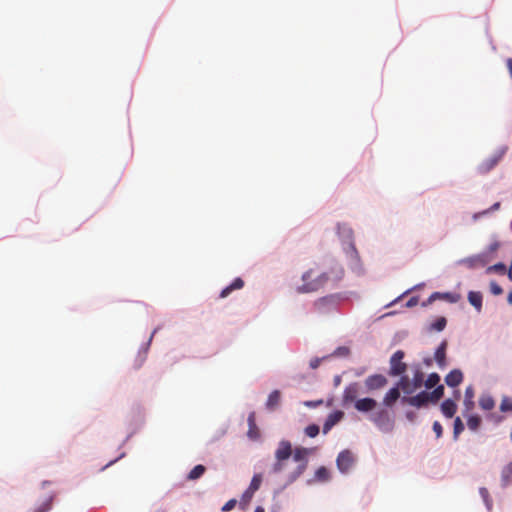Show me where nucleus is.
Returning a JSON list of instances; mask_svg holds the SVG:
<instances>
[{
  "mask_svg": "<svg viewBox=\"0 0 512 512\" xmlns=\"http://www.w3.org/2000/svg\"><path fill=\"white\" fill-rule=\"evenodd\" d=\"M314 448L296 447L292 449V444L288 440H281L275 450V463L271 472L278 474L287 467V462L291 456L298 463L297 467L288 474L287 482L292 483L298 479L307 469L308 457L314 452Z\"/></svg>",
  "mask_w": 512,
  "mask_h": 512,
  "instance_id": "1",
  "label": "nucleus"
},
{
  "mask_svg": "<svg viewBox=\"0 0 512 512\" xmlns=\"http://www.w3.org/2000/svg\"><path fill=\"white\" fill-rule=\"evenodd\" d=\"M423 381L424 373L420 369H417L412 380H410L408 376H401L398 381V386L405 394L411 395L423 385Z\"/></svg>",
  "mask_w": 512,
  "mask_h": 512,
  "instance_id": "2",
  "label": "nucleus"
},
{
  "mask_svg": "<svg viewBox=\"0 0 512 512\" xmlns=\"http://www.w3.org/2000/svg\"><path fill=\"white\" fill-rule=\"evenodd\" d=\"M314 272L309 270L302 276L304 284L298 289L299 292L308 293L318 290L328 279L326 274H321L317 279L309 281L312 278Z\"/></svg>",
  "mask_w": 512,
  "mask_h": 512,
  "instance_id": "3",
  "label": "nucleus"
},
{
  "mask_svg": "<svg viewBox=\"0 0 512 512\" xmlns=\"http://www.w3.org/2000/svg\"><path fill=\"white\" fill-rule=\"evenodd\" d=\"M405 356L404 351L397 350L390 358V376H400L406 372L407 364L403 362V358Z\"/></svg>",
  "mask_w": 512,
  "mask_h": 512,
  "instance_id": "4",
  "label": "nucleus"
},
{
  "mask_svg": "<svg viewBox=\"0 0 512 512\" xmlns=\"http://www.w3.org/2000/svg\"><path fill=\"white\" fill-rule=\"evenodd\" d=\"M355 463V456L350 450L341 451L336 459V464L340 472L348 473Z\"/></svg>",
  "mask_w": 512,
  "mask_h": 512,
  "instance_id": "5",
  "label": "nucleus"
},
{
  "mask_svg": "<svg viewBox=\"0 0 512 512\" xmlns=\"http://www.w3.org/2000/svg\"><path fill=\"white\" fill-rule=\"evenodd\" d=\"M504 152H498L496 154H493L492 156L486 158L483 160L478 166L477 171L479 174H487L490 172L501 160Z\"/></svg>",
  "mask_w": 512,
  "mask_h": 512,
  "instance_id": "6",
  "label": "nucleus"
},
{
  "mask_svg": "<svg viewBox=\"0 0 512 512\" xmlns=\"http://www.w3.org/2000/svg\"><path fill=\"white\" fill-rule=\"evenodd\" d=\"M402 403L408 404L413 407L420 408L430 402L428 392L422 391L415 396L403 397Z\"/></svg>",
  "mask_w": 512,
  "mask_h": 512,
  "instance_id": "7",
  "label": "nucleus"
},
{
  "mask_svg": "<svg viewBox=\"0 0 512 512\" xmlns=\"http://www.w3.org/2000/svg\"><path fill=\"white\" fill-rule=\"evenodd\" d=\"M387 382V378L384 375L374 374L365 379V386L368 391H374L383 388Z\"/></svg>",
  "mask_w": 512,
  "mask_h": 512,
  "instance_id": "8",
  "label": "nucleus"
},
{
  "mask_svg": "<svg viewBox=\"0 0 512 512\" xmlns=\"http://www.w3.org/2000/svg\"><path fill=\"white\" fill-rule=\"evenodd\" d=\"M359 388L358 383L349 384L343 392L342 401L344 405H348L349 403H354L357 401Z\"/></svg>",
  "mask_w": 512,
  "mask_h": 512,
  "instance_id": "9",
  "label": "nucleus"
},
{
  "mask_svg": "<svg viewBox=\"0 0 512 512\" xmlns=\"http://www.w3.org/2000/svg\"><path fill=\"white\" fill-rule=\"evenodd\" d=\"M376 406H377L376 400H374L373 398H369V397L358 399L357 401H355V404H354V407L357 411L364 412V413L374 410Z\"/></svg>",
  "mask_w": 512,
  "mask_h": 512,
  "instance_id": "10",
  "label": "nucleus"
},
{
  "mask_svg": "<svg viewBox=\"0 0 512 512\" xmlns=\"http://www.w3.org/2000/svg\"><path fill=\"white\" fill-rule=\"evenodd\" d=\"M344 417V413L342 411H334L329 414L323 425V433L327 434L334 425H336L342 418Z\"/></svg>",
  "mask_w": 512,
  "mask_h": 512,
  "instance_id": "11",
  "label": "nucleus"
},
{
  "mask_svg": "<svg viewBox=\"0 0 512 512\" xmlns=\"http://www.w3.org/2000/svg\"><path fill=\"white\" fill-rule=\"evenodd\" d=\"M463 381V373L459 369L450 371L445 377V383L449 387H457Z\"/></svg>",
  "mask_w": 512,
  "mask_h": 512,
  "instance_id": "12",
  "label": "nucleus"
},
{
  "mask_svg": "<svg viewBox=\"0 0 512 512\" xmlns=\"http://www.w3.org/2000/svg\"><path fill=\"white\" fill-rule=\"evenodd\" d=\"M446 349H447V341L444 340L440 343L438 348L435 351V360L440 368L446 367Z\"/></svg>",
  "mask_w": 512,
  "mask_h": 512,
  "instance_id": "13",
  "label": "nucleus"
},
{
  "mask_svg": "<svg viewBox=\"0 0 512 512\" xmlns=\"http://www.w3.org/2000/svg\"><path fill=\"white\" fill-rule=\"evenodd\" d=\"M401 388L398 384L391 388L383 398V404L387 407H392L394 403L400 398V390Z\"/></svg>",
  "mask_w": 512,
  "mask_h": 512,
  "instance_id": "14",
  "label": "nucleus"
},
{
  "mask_svg": "<svg viewBox=\"0 0 512 512\" xmlns=\"http://www.w3.org/2000/svg\"><path fill=\"white\" fill-rule=\"evenodd\" d=\"M459 264L460 265H463L467 268H470V269H473V268H476V267H479V266H483L485 264L483 258L479 255H475V256H471V257H467V258H464V259H461L459 261Z\"/></svg>",
  "mask_w": 512,
  "mask_h": 512,
  "instance_id": "15",
  "label": "nucleus"
},
{
  "mask_svg": "<svg viewBox=\"0 0 512 512\" xmlns=\"http://www.w3.org/2000/svg\"><path fill=\"white\" fill-rule=\"evenodd\" d=\"M435 299H443V300H446L450 303H457L460 299H461V296L460 294L458 293H439V292H435L433 293L430 298H429V301H433Z\"/></svg>",
  "mask_w": 512,
  "mask_h": 512,
  "instance_id": "16",
  "label": "nucleus"
},
{
  "mask_svg": "<svg viewBox=\"0 0 512 512\" xmlns=\"http://www.w3.org/2000/svg\"><path fill=\"white\" fill-rule=\"evenodd\" d=\"M248 432L247 435L250 439L256 440L259 438L260 433L255 421V412H251L248 416Z\"/></svg>",
  "mask_w": 512,
  "mask_h": 512,
  "instance_id": "17",
  "label": "nucleus"
},
{
  "mask_svg": "<svg viewBox=\"0 0 512 512\" xmlns=\"http://www.w3.org/2000/svg\"><path fill=\"white\" fill-rule=\"evenodd\" d=\"M441 411L445 417L452 418L457 411V405L451 399H446L441 404Z\"/></svg>",
  "mask_w": 512,
  "mask_h": 512,
  "instance_id": "18",
  "label": "nucleus"
},
{
  "mask_svg": "<svg viewBox=\"0 0 512 512\" xmlns=\"http://www.w3.org/2000/svg\"><path fill=\"white\" fill-rule=\"evenodd\" d=\"M243 286H244V281L239 277L235 278L230 285H228L221 291L219 297L226 298L232 291L241 289V288H243Z\"/></svg>",
  "mask_w": 512,
  "mask_h": 512,
  "instance_id": "19",
  "label": "nucleus"
},
{
  "mask_svg": "<svg viewBox=\"0 0 512 512\" xmlns=\"http://www.w3.org/2000/svg\"><path fill=\"white\" fill-rule=\"evenodd\" d=\"M280 400H281L280 391H278V390L272 391L270 393V395L268 396V399L266 402L267 409L275 410L279 406Z\"/></svg>",
  "mask_w": 512,
  "mask_h": 512,
  "instance_id": "20",
  "label": "nucleus"
},
{
  "mask_svg": "<svg viewBox=\"0 0 512 512\" xmlns=\"http://www.w3.org/2000/svg\"><path fill=\"white\" fill-rule=\"evenodd\" d=\"M468 301L478 312L482 310V294L480 292L470 291Z\"/></svg>",
  "mask_w": 512,
  "mask_h": 512,
  "instance_id": "21",
  "label": "nucleus"
},
{
  "mask_svg": "<svg viewBox=\"0 0 512 512\" xmlns=\"http://www.w3.org/2000/svg\"><path fill=\"white\" fill-rule=\"evenodd\" d=\"M512 483V462L508 463L503 467L501 471V484L503 487H507Z\"/></svg>",
  "mask_w": 512,
  "mask_h": 512,
  "instance_id": "22",
  "label": "nucleus"
},
{
  "mask_svg": "<svg viewBox=\"0 0 512 512\" xmlns=\"http://www.w3.org/2000/svg\"><path fill=\"white\" fill-rule=\"evenodd\" d=\"M479 406L483 410L490 411L495 407V401L490 395H481L479 398Z\"/></svg>",
  "mask_w": 512,
  "mask_h": 512,
  "instance_id": "23",
  "label": "nucleus"
},
{
  "mask_svg": "<svg viewBox=\"0 0 512 512\" xmlns=\"http://www.w3.org/2000/svg\"><path fill=\"white\" fill-rule=\"evenodd\" d=\"M474 389L469 386L465 390V399H464V405L466 407V410H471L474 407Z\"/></svg>",
  "mask_w": 512,
  "mask_h": 512,
  "instance_id": "24",
  "label": "nucleus"
},
{
  "mask_svg": "<svg viewBox=\"0 0 512 512\" xmlns=\"http://www.w3.org/2000/svg\"><path fill=\"white\" fill-rule=\"evenodd\" d=\"M444 395V386L438 385L432 392H428L430 402H438Z\"/></svg>",
  "mask_w": 512,
  "mask_h": 512,
  "instance_id": "25",
  "label": "nucleus"
},
{
  "mask_svg": "<svg viewBox=\"0 0 512 512\" xmlns=\"http://www.w3.org/2000/svg\"><path fill=\"white\" fill-rule=\"evenodd\" d=\"M372 421L379 427H382L386 422H388V413L385 410H381L377 412Z\"/></svg>",
  "mask_w": 512,
  "mask_h": 512,
  "instance_id": "26",
  "label": "nucleus"
},
{
  "mask_svg": "<svg viewBox=\"0 0 512 512\" xmlns=\"http://www.w3.org/2000/svg\"><path fill=\"white\" fill-rule=\"evenodd\" d=\"M206 471V468L205 466L199 464V465H196L188 474V479L189 480H196L198 478H200Z\"/></svg>",
  "mask_w": 512,
  "mask_h": 512,
  "instance_id": "27",
  "label": "nucleus"
},
{
  "mask_svg": "<svg viewBox=\"0 0 512 512\" xmlns=\"http://www.w3.org/2000/svg\"><path fill=\"white\" fill-rule=\"evenodd\" d=\"M262 483V475L261 474H255L251 480V483L249 485V494H254L259 488Z\"/></svg>",
  "mask_w": 512,
  "mask_h": 512,
  "instance_id": "28",
  "label": "nucleus"
},
{
  "mask_svg": "<svg viewBox=\"0 0 512 512\" xmlns=\"http://www.w3.org/2000/svg\"><path fill=\"white\" fill-rule=\"evenodd\" d=\"M464 430V424L461 420L460 417H456L455 420H454V425H453V438L454 440H457L459 435L463 432Z\"/></svg>",
  "mask_w": 512,
  "mask_h": 512,
  "instance_id": "29",
  "label": "nucleus"
},
{
  "mask_svg": "<svg viewBox=\"0 0 512 512\" xmlns=\"http://www.w3.org/2000/svg\"><path fill=\"white\" fill-rule=\"evenodd\" d=\"M315 478L319 481L325 482L330 479V473L326 467L321 466L316 470Z\"/></svg>",
  "mask_w": 512,
  "mask_h": 512,
  "instance_id": "30",
  "label": "nucleus"
},
{
  "mask_svg": "<svg viewBox=\"0 0 512 512\" xmlns=\"http://www.w3.org/2000/svg\"><path fill=\"white\" fill-rule=\"evenodd\" d=\"M480 424L481 418L478 415H471L467 420V426L472 431H476Z\"/></svg>",
  "mask_w": 512,
  "mask_h": 512,
  "instance_id": "31",
  "label": "nucleus"
},
{
  "mask_svg": "<svg viewBox=\"0 0 512 512\" xmlns=\"http://www.w3.org/2000/svg\"><path fill=\"white\" fill-rule=\"evenodd\" d=\"M440 381V376L437 374V373H431L428 378L426 379L425 381V386L428 388V389H431L435 386H437V384L439 383Z\"/></svg>",
  "mask_w": 512,
  "mask_h": 512,
  "instance_id": "32",
  "label": "nucleus"
},
{
  "mask_svg": "<svg viewBox=\"0 0 512 512\" xmlns=\"http://www.w3.org/2000/svg\"><path fill=\"white\" fill-rule=\"evenodd\" d=\"M499 273V274H505L506 273V265L504 263H497L487 268V273Z\"/></svg>",
  "mask_w": 512,
  "mask_h": 512,
  "instance_id": "33",
  "label": "nucleus"
},
{
  "mask_svg": "<svg viewBox=\"0 0 512 512\" xmlns=\"http://www.w3.org/2000/svg\"><path fill=\"white\" fill-rule=\"evenodd\" d=\"M305 433L307 436L314 438L319 434V426L316 424H311L305 428Z\"/></svg>",
  "mask_w": 512,
  "mask_h": 512,
  "instance_id": "34",
  "label": "nucleus"
},
{
  "mask_svg": "<svg viewBox=\"0 0 512 512\" xmlns=\"http://www.w3.org/2000/svg\"><path fill=\"white\" fill-rule=\"evenodd\" d=\"M500 410L503 412L512 411V399L504 397L500 404Z\"/></svg>",
  "mask_w": 512,
  "mask_h": 512,
  "instance_id": "35",
  "label": "nucleus"
},
{
  "mask_svg": "<svg viewBox=\"0 0 512 512\" xmlns=\"http://www.w3.org/2000/svg\"><path fill=\"white\" fill-rule=\"evenodd\" d=\"M446 326V319L444 317L438 318L433 324L432 329L442 331Z\"/></svg>",
  "mask_w": 512,
  "mask_h": 512,
  "instance_id": "36",
  "label": "nucleus"
},
{
  "mask_svg": "<svg viewBox=\"0 0 512 512\" xmlns=\"http://www.w3.org/2000/svg\"><path fill=\"white\" fill-rule=\"evenodd\" d=\"M490 292L493 295H501L503 293L502 287L495 281L490 282Z\"/></svg>",
  "mask_w": 512,
  "mask_h": 512,
  "instance_id": "37",
  "label": "nucleus"
},
{
  "mask_svg": "<svg viewBox=\"0 0 512 512\" xmlns=\"http://www.w3.org/2000/svg\"><path fill=\"white\" fill-rule=\"evenodd\" d=\"M433 431L435 432L436 434V437L437 438H440L443 434V428H442V425L438 422V421H435L433 423Z\"/></svg>",
  "mask_w": 512,
  "mask_h": 512,
  "instance_id": "38",
  "label": "nucleus"
},
{
  "mask_svg": "<svg viewBox=\"0 0 512 512\" xmlns=\"http://www.w3.org/2000/svg\"><path fill=\"white\" fill-rule=\"evenodd\" d=\"M236 503H237V501L235 499H231V500L227 501L223 505L222 511L228 512V511L232 510L235 507Z\"/></svg>",
  "mask_w": 512,
  "mask_h": 512,
  "instance_id": "39",
  "label": "nucleus"
},
{
  "mask_svg": "<svg viewBox=\"0 0 512 512\" xmlns=\"http://www.w3.org/2000/svg\"><path fill=\"white\" fill-rule=\"evenodd\" d=\"M253 497V494H249V488L243 493L241 502L248 503L251 498Z\"/></svg>",
  "mask_w": 512,
  "mask_h": 512,
  "instance_id": "40",
  "label": "nucleus"
},
{
  "mask_svg": "<svg viewBox=\"0 0 512 512\" xmlns=\"http://www.w3.org/2000/svg\"><path fill=\"white\" fill-rule=\"evenodd\" d=\"M320 361H321V360H320L319 358L312 359V360L310 361V367H311L312 369H316V368L319 366Z\"/></svg>",
  "mask_w": 512,
  "mask_h": 512,
  "instance_id": "41",
  "label": "nucleus"
},
{
  "mask_svg": "<svg viewBox=\"0 0 512 512\" xmlns=\"http://www.w3.org/2000/svg\"><path fill=\"white\" fill-rule=\"evenodd\" d=\"M506 66L509 70V73H510V76L512 78V58H507L506 59Z\"/></svg>",
  "mask_w": 512,
  "mask_h": 512,
  "instance_id": "42",
  "label": "nucleus"
},
{
  "mask_svg": "<svg viewBox=\"0 0 512 512\" xmlns=\"http://www.w3.org/2000/svg\"><path fill=\"white\" fill-rule=\"evenodd\" d=\"M500 244L498 242H494L489 246L490 252H495L499 248Z\"/></svg>",
  "mask_w": 512,
  "mask_h": 512,
  "instance_id": "43",
  "label": "nucleus"
},
{
  "mask_svg": "<svg viewBox=\"0 0 512 512\" xmlns=\"http://www.w3.org/2000/svg\"><path fill=\"white\" fill-rule=\"evenodd\" d=\"M499 207H500V203L497 202L489 210L484 211L483 214H486V213H488L490 211H495V210L499 209Z\"/></svg>",
  "mask_w": 512,
  "mask_h": 512,
  "instance_id": "44",
  "label": "nucleus"
},
{
  "mask_svg": "<svg viewBox=\"0 0 512 512\" xmlns=\"http://www.w3.org/2000/svg\"><path fill=\"white\" fill-rule=\"evenodd\" d=\"M480 494L482 495V497L487 500L488 496H489V493H488V490L486 488H481L480 489Z\"/></svg>",
  "mask_w": 512,
  "mask_h": 512,
  "instance_id": "45",
  "label": "nucleus"
},
{
  "mask_svg": "<svg viewBox=\"0 0 512 512\" xmlns=\"http://www.w3.org/2000/svg\"><path fill=\"white\" fill-rule=\"evenodd\" d=\"M139 363L137 365V368L140 367L142 365V363L145 361V354L143 355H139Z\"/></svg>",
  "mask_w": 512,
  "mask_h": 512,
  "instance_id": "46",
  "label": "nucleus"
},
{
  "mask_svg": "<svg viewBox=\"0 0 512 512\" xmlns=\"http://www.w3.org/2000/svg\"><path fill=\"white\" fill-rule=\"evenodd\" d=\"M507 302L512 305V291H510L507 295Z\"/></svg>",
  "mask_w": 512,
  "mask_h": 512,
  "instance_id": "47",
  "label": "nucleus"
},
{
  "mask_svg": "<svg viewBox=\"0 0 512 512\" xmlns=\"http://www.w3.org/2000/svg\"><path fill=\"white\" fill-rule=\"evenodd\" d=\"M50 508V503L45 504L44 508L41 509L39 512H46Z\"/></svg>",
  "mask_w": 512,
  "mask_h": 512,
  "instance_id": "48",
  "label": "nucleus"
},
{
  "mask_svg": "<svg viewBox=\"0 0 512 512\" xmlns=\"http://www.w3.org/2000/svg\"><path fill=\"white\" fill-rule=\"evenodd\" d=\"M254 512H265L264 508L261 506H258Z\"/></svg>",
  "mask_w": 512,
  "mask_h": 512,
  "instance_id": "49",
  "label": "nucleus"
}]
</instances>
